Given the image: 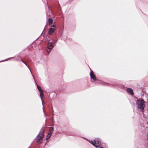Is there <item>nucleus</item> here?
<instances>
[{"instance_id": "20e7f679", "label": "nucleus", "mask_w": 148, "mask_h": 148, "mask_svg": "<svg viewBox=\"0 0 148 148\" xmlns=\"http://www.w3.org/2000/svg\"><path fill=\"white\" fill-rule=\"evenodd\" d=\"M90 143L96 147H99L101 144L100 140L99 139H96L93 141H90Z\"/></svg>"}, {"instance_id": "6e6552de", "label": "nucleus", "mask_w": 148, "mask_h": 148, "mask_svg": "<svg viewBox=\"0 0 148 148\" xmlns=\"http://www.w3.org/2000/svg\"><path fill=\"white\" fill-rule=\"evenodd\" d=\"M53 20L51 18H49L48 20L49 25L50 26L53 23Z\"/></svg>"}, {"instance_id": "ddd939ff", "label": "nucleus", "mask_w": 148, "mask_h": 148, "mask_svg": "<svg viewBox=\"0 0 148 148\" xmlns=\"http://www.w3.org/2000/svg\"><path fill=\"white\" fill-rule=\"evenodd\" d=\"M21 58V61L24 64H25L27 66H27V64L26 62L23 60V59H22V58L21 57H20Z\"/></svg>"}, {"instance_id": "9b49d317", "label": "nucleus", "mask_w": 148, "mask_h": 148, "mask_svg": "<svg viewBox=\"0 0 148 148\" xmlns=\"http://www.w3.org/2000/svg\"><path fill=\"white\" fill-rule=\"evenodd\" d=\"M54 128L53 127H50L49 128V133H51L52 134Z\"/></svg>"}, {"instance_id": "7ed1b4c3", "label": "nucleus", "mask_w": 148, "mask_h": 148, "mask_svg": "<svg viewBox=\"0 0 148 148\" xmlns=\"http://www.w3.org/2000/svg\"><path fill=\"white\" fill-rule=\"evenodd\" d=\"M55 41L53 40H49L48 44V49L47 51L49 53L54 46Z\"/></svg>"}, {"instance_id": "f8f14e48", "label": "nucleus", "mask_w": 148, "mask_h": 148, "mask_svg": "<svg viewBox=\"0 0 148 148\" xmlns=\"http://www.w3.org/2000/svg\"><path fill=\"white\" fill-rule=\"evenodd\" d=\"M37 87L38 90L40 92H42V91H43V90L41 89V87L40 86H39L38 85H37Z\"/></svg>"}, {"instance_id": "f03ea898", "label": "nucleus", "mask_w": 148, "mask_h": 148, "mask_svg": "<svg viewBox=\"0 0 148 148\" xmlns=\"http://www.w3.org/2000/svg\"><path fill=\"white\" fill-rule=\"evenodd\" d=\"M44 134V131L43 130H41L36 137V142L37 143H40L42 142Z\"/></svg>"}, {"instance_id": "423d86ee", "label": "nucleus", "mask_w": 148, "mask_h": 148, "mask_svg": "<svg viewBox=\"0 0 148 148\" xmlns=\"http://www.w3.org/2000/svg\"><path fill=\"white\" fill-rule=\"evenodd\" d=\"M90 76L91 77V78L92 79H93L94 81H96V80H97L96 77V76H95V74H94L93 71L92 70H91L90 71Z\"/></svg>"}, {"instance_id": "0eeeda50", "label": "nucleus", "mask_w": 148, "mask_h": 148, "mask_svg": "<svg viewBox=\"0 0 148 148\" xmlns=\"http://www.w3.org/2000/svg\"><path fill=\"white\" fill-rule=\"evenodd\" d=\"M127 92L130 95H133L134 92L132 90L131 88H128L127 89Z\"/></svg>"}, {"instance_id": "f257e3e1", "label": "nucleus", "mask_w": 148, "mask_h": 148, "mask_svg": "<svg viewBox=\"0 0 148 148\" xmlns=\"http://www.w3.org/2000/svg\"><path fill=\"white\" fill-rule=\"evenodd\" d=\"M145 101L143 99L138 100L136 102V104L138 108L141 110L142 112H143L144 108L145 106Z\"/></svg>"}, {"instance_id": "1a4fd4ad", "label": "nucleus", "mask_w": 148, "mask_h": 148, "mask_svg": "<svg viewBox=\"0 0 148 148\" xmlns=\"http://www.w3.org/2000/svg\"><path fill=\"white\" fill-rule=\"evenodd\" d=\"M40 96L41 99H42L44 97V94H43V91H42V92H40Z\"/></svg>"}, {"instance_id": "39448f33", "label": "nucleus", "mask_w": 148, "mask_h": 148, "mask_svg": "<svg viewBox=\"0 0 148 148\" xmlns=\"http://www.w3.org/2000/svg\"><path fill=\"white\" fill-rule=\"evenodd\" d=\"M56 26L55 25H53L51 26V27L49 29L48 34H49L51 35L53 34L56 29Z\"/></svg>"}, {"instance_id": "4468645a", "label": "nucleus", "mask_w": 148, "mask_h": 148, "mask_svg": "<svg viewBox=\"0 0 148 148\" xmlns=\"http://www.w3.org/2000/svg\"><path fill=\"white\" fill-rule=\"evenodd\" d=\"M99 148H103V147H99Z\"/></svg>"}, {"instance_id": "9d476101", "label": "nucleus", "mask_w": 148, "mask_h": 148, "mask_svg": "<svg viewBox=\"0 0 148 148\" xmlns=\"http://www.w3.org/2000/svg\"><path fill=\"white\" fill-rule=\"evenodd\" d=\"M52 135V134L51 133H49L47 135V137L46 138V140H47L49 138H50L51 136Z\"/></svg>"}]
</instances>
